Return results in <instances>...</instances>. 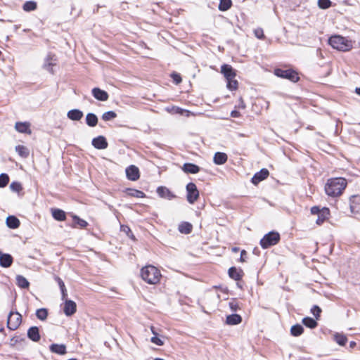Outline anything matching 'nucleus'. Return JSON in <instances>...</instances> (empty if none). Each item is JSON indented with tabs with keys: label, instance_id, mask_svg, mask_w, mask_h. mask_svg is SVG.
<instances>
[{
	"label": "nucleus",
	"instance_id": "nucleus-1",
	"mask_svg": "<svg viewBox=\"0 0 360 360\" xmlns=\"http://www.w3.org/2000/svg\"><path fill=\"white\" fill-rule=\"evenodd\" d=\"M347 185V181L345 178H330L327 180L325 185V192L328 196L336 198L342 194Z\"/></svg>",
	"mask_w": 360,
	"mask_h": 360
},
{
	"label": "nucleus",
	"instance_id": "nucleus-2",
	"mask_svg": "<svg viewBox=\"0 0 360 360\" xmlns=\"http://www.w3.org/2000/svg\"><path fill=\"white\" fill-rule=\"evenodd\" d=\"M141 276L148 284H156L160 281L161 274L155 266L147 265L141 269Z\"/></svg>",
	"mask_w": 360,
	"mask_h": 360
},
{
	"label": "nucleus",
	"instance_id": "nucleus-3",
	"mask_svg": "<svg viewBox=\"0 0 360 360\" xmlns=\"http://www.w3.org/2000/svg\"><path fill=\"white\" fill-rule=\"evenodd\" d=\"M328 43L333 49L340 51H348L353 47L352 40L340 35L331 36L328 39Z\"/></svg>",
	"mask_w": 360,
	"mask_h": 360
},
{
	"label": "nucleus",
	"instance_id": "nucleus-4",
	"mask_svg": "<svg viewBox=\"0 0 360 360\" xmlns=\"http://www.w3.org/2000/svg\"><path fill=\"white\" fill-rule=\"evenodd\" d=\"M281 240L280 234L276 231H270L260 240L259 244L263 249H267L278 243Z\"/></svg>",
	"mask_w": 360,
	"mask_h": 360
},
{
	"label": "nucleus",
	"instance_id": "nucleus-5",
	"mask_svg": "<svg viewBox=\"0 0 360 360\" xmlns=\"http://www.w3.org/2000/svg\"><path fill=\"white\" fill-rule=\"evenodd\" d=\"M274 73L278 77L288 79L294 83L300 80L297 72L291 68L284 70L277 68L274 69Z\"/></svg>",
	"mask_w": 360,
	"mask_h": 360
},
{
	"label": "nucleus",
	"instance_id": "nucleus-6",
	"mask_svg": "<svg viewBox=\"0 0 360 360\" xmlns=\"http://www.w3.org/2000/svg\"><path fill=\"white\" fill-rule=\"evenodd\" d=\"M21 321V314L18 311H11L8 316L7 327L11 330H15L20 326Z\"/></svg>",
	"mask_w": 360,
	"mask_h": 360
},
{
	"label": "nucleus",
	"instance_id": "nucleus-7",
	"mask_svg": "<svg viewBox=\"0 0 360 360\" xmlns=\"http://www.w3.org/2000/svg\"><path fill=\"white\" fill-rule=\"evenodd\" d=\"M186 199L190 204H193L199 197V191L196 185L190 182L186 185Z\"/></svg>",
	"mask_w": 360,
	"mask_h": 360
},
{
	"label": "nucleus",
	"instance_id": "nucleus-8",
	"mask_svg": "<svg viewBox=\"0 0 360 360\" xmlns=\"http://www.w3.org/2000/svg\"><path fill=\"white\" fill-rule=\"evenodd\" d=\"M156 192L160 198L167 199L168 200H171L176 198V195L174 193L164 186H158L156 189Z\"/></svg>",
	"mask_w": 360,
	"mask_h": 360
},
{
	"label": "nucleus",
	"instance_id": "nucleus-9",
	"mask_svg": "<svg viewBox=\"0 0 360 360\" xmlns=\"http://www.w3.org/2000/svg\"><path fill=\"white\" fill-rule=\"evenodd\" d=\"M269 175V170L266 168H262L254 174V176L252 177L251 182L254 185H257L259 182L266 179Z\"/></svg>",
	"mask_w": 360,
	"mask_h": 360
},
{
	"label": "nucleus",
	"instance_id": "nucleus-10",
	"mask_svg": "<svg viewBox=\"0 0 360 360\" xmlns=\"http://www.w3.org/2000/svg\"><path fill=\"white\" fill-rule=\"evenodd\" d=\"M126 175L129 180L136 181L140 177V172L139 168L135 165H130L126 168Z\"/></svg>",
	"mask_w": 360,
	"mask_h": 360
},
{
	"label": "nucleus",
	"instance_id": "nucleus-11",
	"mask_svg": "<svg viewBox=\"0 0 360 360\" xmlns=\"http://www.w3.org/2000/svg\"><path fill=\"white\" fill-rule=\"evenodd\" d=\"M92 146L98 150H103L108 148V143L105 136H98L91 141Z\"/></svg>",
	"mask_w": 360,
	"mask_h": 360
},
{
	"label": "nucleus",
	"instance_id": "nucleus-12",
	"mask_svg": "<svg viewBox=\"0 0 360 360\" xmlns=\"http://www.w3.org/2000/svg\"><path fill=\"white\" fill-rule=\"evenodd\" d=\"M77 311L75 302L71 300H65L64 302L63 312L67 316L73 315Z\"/></svg>",
	"mask_w": 360,
	"mask_h": 360
},
{
	"label": "nucleus",
	"instance_id": "nucleus-13",
	"mask_svg": "<svg viewBox=\"0 0 360 360\" xmlns=\"http://www.w3.org/2000/svg\"><path fill=\"white\" fill-rule=\"evenodd\" d=\"M55 56L51 53H48L44 59V63L43 64V68L46 70L51 73H53V66L56 65V60L54 58Z\"/></svg>",
	"mask_w": 360,
	"mask_h": 360
},
{
	"label": "nucleus",
	"instance_id": "nucleus-14",
	"mask_svg": "<svg viewBox=\"0 0 360 360\" xmlns=\"http://www.w3.org/2000/svg\"><path fill=\"white\" fill-rule=\"evenodd\" d=\"M349 207L351 212L358 214L360 212V195H352L349 198Z\"/></svg>",
	"mask_w": 360,
	"mask_h": 360
},
{
	"label": "nucleus",
	"instance_id": "nucleus-15",
	"mask_svg": "<svg viewBox=\"0 0 360 360\" xmlns=\"http://www.w3.org/2000/svg\"><path fill=\"white\" fill-rule=\"evenodd\" d=\"M221 72L224 75L226 80L233 79L236 75V71L231 65L224 64L221 66Z\"/></svg>",
	"mask_w": 360,
	"mask_h": 360
},
{
	"label": "nucleus",
	"instance_id": "nucleus-16",
	"mask_svg": "<svg viewBox=\"0 0 360 360\" xmlns=\"http://www.w3.org/2000/svg\"><path fill=\"white\" fill-rule=\"evenodd\" d=\"M228 274L229 276L234 281H240L244 275V272L241 269L231 266L228 270Z\"/></svg>",
	"mask_w": 360,
	"mask_h": 360
},
{
	"label": "nucleus",
	"instance_id": "nucleus-17",
	"mask_svg": "<svg viewBox=\"0 0 360 360\" xmlns=\"http://www.w3.org/2000/svg\"><path fill=\"white\" fill-rule=\"evenodd\" d=\"M93 96L98 101H105L108 99V94L107 91L101 89L98 87H95L91 91Z\"/></svg>",
	"mask_w": 360,
	"mask_h": 360
},
{
	"label": "nucleus",
	"instance_id": "nucleus-18",
	"mask_svg": "<svg viewBox=\"0 0 360 360\" xmlns=\"http://www.w3.org/2000/svg\"><path fill=\"white\" fill-rule=\"evenodd\" d=\"M13 262V258L11 255L0 251V266L1 267L8 268L12 265Z\"/></svg>",
	"mask_w": 360,
	"mask_h": 360
},
{
	"label": "nucleus",
	"instance_id": "nucleus-19",
	"mask_svg": "<svg viewBox=\"0 0 360 360\" xmlns=\"http://www.w3.org/2000/svg\"><path fill=\"white\" fill-rule=\"evenodd\" d=\"M30 124L27 122H17L15 124V129L20 133L31 134Z\"/></svg>",
	"mask_w": 360,
	"mask_h": 360
},
{
	"label": "nucleus",
	"instance_id": "nucleus-20",
	"mask_svg": "<svg viewBox=\"0 0 360 360\" xmlns=\"http://www.w3.org/2000/svg\"><path fill=\"white\" fill-rule=\"evenodd\" d=\"M27 337L33 342H38L40 340L39 330L37 326H32L27 330Z\"/></svg>",
	"mask_w": 360,
	"mask_h": 360
},
{
	"label": "nucleus",
	"instance_id": "nucleus-21",
	"mask_svg": "<svg viewBox=\"0 0 360 360\" xmlns=\"http://www.w3.org/2000/svg\"><path fill=\"white\" fill-rule=\"evenodd\" d=\"M242 317L238 314L228 315L226 319V323L230 326L240 324L242 322Z\"/></svg>",
	"mask_w": 360,
	"mask_h": 360
},
{
	"label": "nucleus",
	"instance_id": "nucleus-22",
	"mask_svg": "<svg viewBox=\"0 0 360 360\" xmlns=\"http://www.w3.org/2000/svg\"><path fill=\"white\" fill-rule=\"evenodd\" d=\"M182 169L187 174H197L200 170V167L198 165L190 162L184 163Z\"/></svg>",
	"mask_w": 360,
	"mask_h": 360
},
{
	"label": "nucleus",
	"instance_id": "nucleus-23",
	"mask_svg": "<svg viewBox=\"0 0 360 360\" xmlns=\"http://www.w3.org/2000/svg\"><path fill=\"white\" fill-rule=\"evenodd\" d=\"M49 349L52 353L63 355L66 354V347L63 344H51L49 346Z\"/></svg>",
	"mask_w": 360,
	"mask_h": 360
},
{
	"label": "nucleus",
	"instance_id": "nucleus-24",
	"mask_svg": "<svg viewBox=\"0 0 360 360\" xmlns=\"http://www.w3.org/2000/svg\"><path fill=\"white\" fill-rule=\"evenodd\" d=\"M228 156L225 153L217 152L214 155L213 162L215 165H221L226 162Z\"/></svg>",
	"mask_w": 360,
	"mask_h": 360
},
{
	"label": "nucleus",
	"instance_id": "nucleus-25",
	"mask_svg": "<svg viewBox=\"0 0 360 360\" xmlns=\"http://www.w3.org/2000/svg\"><path fill=\"white\" fill-rule=\"evenodd\" d=\"M84 114L83 112L79 109H72L68 112L67 117L72 121L80 120Z\"/></svg>",
	"mask_w": 360,
	"mask_h": 360
},
{
	"label": "nucleus",
	"instance_id": "nucleus-26",
	"mask_svg": "<svg viewBox=\"0 0 360 360\" xmlns=\"http://www.w3.org/2000/svg\"><path fill=\"white\" fill-rule=\"evenodd\" d=\"M6 224L10 229H17L20 226V220L14 215H10L6 218Z\"/></svg>",
	"mask_w": 360,
	"mask_h": 360
},
{
	"label": "nucleus",
	"instance_id": "nucleus-27",
	"mask_svg": "<svg viewBox=\"0 0 360 360\" xmlns=\"http://www.w3.org/2000/svg\"><path fill=\"white\" fill-rule=\"evenodd\" d=\"M17 285L22 289H27L30 286V282L22 275H17L15 277Z\"/></svg>",
	"mask_w": 360,
	"mask_h": 360
},
{
	"label": "nucleus",
	"instance_id": "nucleus-28",
	"mask_svg": "<svg viewBox=\"0 0 360 360\" xmlns=\"http://www.w3.org/2000/svg\"><path fill=\"white\" fill-rule=\"evenodd\" d=\"M51 212L52 217H53L54 219L57 221H62L65 220L66 219L65 212L60 209H52Z\"/></svg>",
	"mask_w": 360,
	"mask_h": 360
},
{
	"label": "nucleus",
	"instance_id": "nucleus-29",
	"mask_svg": "<svg viewBox=\"0 0 360 360\" xmlns=\"http://www.w3.org/2000/svg\"><path fill=\"white\" fill-rule=\"evenodd\" d=\"M98 119L93 112H89L86 115V123L90 127H96L98 124Z\"/></svg>",
	"mask_w": 360,
	"mask_h": 360
},
{
	"label": "nucleus",
	"instance_id": "nucleus-30",
	"mask_svg": "<svg viewBox=\"0 0 360 360\" xmlns=\"http://www.w3.org/2000/svg\"><path fill=\"white\" fill-rule=\"evenodd\" d=\"M330 214V210L328 207H323L322 212L318 214V217L316 219V224L319 225L322 224L326 219H328Z\"/></svg>",
	"mask_w": 360,
	"mask_h": 360
},
{
	"label": "nucleus",
	"instance_id": "nucleus-31",
	"mask_svg": "<svg viewBox=\"0 0 360 360\" xmlns=\"http://www.w3.org/2000/svg\"><path fill=\"white\" fill-rule=\"evenodd\" d=\"M192 224L189 222L183 221L179 225L178 230L180 233L188 234L192 231Z\"/></svg>",
	"mask_w": 360,
	"mask_h": 360
},
{
	"label": "nucleus",
	"instance_id": "nucleus-32",
	"mask_svg": "<svg viewBox=\"0 0 360 360\" xmlns=\"http://www.w3.org/2000/svg\"><path fill=\"white\" fill-rule=\"evenodd\" d=\"M73 220V226L74 227H79V228H85L88 226V222L84 219H81L77 215L72 216Z\"/></svg>",
	"mask_w": 360,
	"mask_h": 360
},
{
	"label": "nucleus",
	"instance_id": "nucleus-33",
	"mask_svg": "<svg viewBox=\"0 0 360 360\" xmlns=\"http://www.w3.org/2000/svg\"><path fill=\"white\" fill-rule=\"evenodd\" d=\"M126 193L128 195L137 198H143L146 197V194L143 191L137 189L127 188L126 190Z\"/></svg>",
	"mask_w": 360,
	"mask_h": 360
},
{
	"label": "nucleus",
	"instance_id": "nucleus-34",
	"mask_svg": "<svg viewBox=\"0 0 360 360\" xmlns=\"http://www.w3.org/2000/svg\"><path fill=\"white\" fill-rule=\"evenodd\" d=\"M15 151L18 153V154L23 158H27L30 155V150L29 149L22 146V145H18L15 146Z\"/></svg>",
	"mask_w": 360,
	"mask_h": 360
},
{
	"label": "nucleus",
	"instance_id": "nucleus-35",
	"mask_svg": "<svg viewBox=\"0 0 360 360\" xmlns=\"http://www.w3.org/2000/svg\"><path fill=\"white\" fill-rule=\"evenodd\" d=\"M302 323L307 328L311 329L315 328L318 326L317 321L311 317H304L302 319Z\"/></svg>",
	"mask_w": 360,
	"mask_h": 360
},
{
	"label": "nucleus",
	"instance_id": "nucleus-36",
	"mask_svg": "<svg viewBox=\"0 0 360 360\" xmlns=\"http://www.w3.org/2000/svg\"><path fill=\"white\" fill-rule=\"evenodd\" d=\"M304 332V328L300 324L293 325L290 328V334L294 337H298L301 335Z\"/></svg>",
	"mask_w": 360,
	"mask_h": 360
},
{
	"label": "nucleus",
	"instance_id": "nucleus-37",
	"mask_svg": "<svg viewBox=\"0 0 360 360\" xmlns=\"http://www.w3.org/2000/svg\"><path fill=\"white\" fill-rule=\"evenodd\" d=\"M333 340L340 346H344L347 342V338L342 333H336L333 335Z\"/></svg>",
	"mask_w": 360,
	"mask_h": 360
},
{
	"label": "nucleus",
	"instance_id": "nucleus-38",
	"mask_svg": "<svg viewBox=\"0 0 360 360\" xmlns=\"http://www.w3.org/2000/svg\"><path fill=\"white\" fill-rule=\"evenodd\" d=\"M37 8V4L34 1H27L22 5V9L25 12H31L35 11Z\"/></svg>",
	"mask_w": 360,
	"mask_h": 360
},
{
	"label": "nucleus",
	"instance_id": "nucleus-39",
	"mask_svg": "<svg viewBox=\"0 0 360 360\" xmlns=\"http://www.w3.org/2000/svg\"><path fill=\"white\" fill-rule=\"evenodd\" d=\"M232 6L231 0H220L218 8L221 11H228Z\"/></svg>",
	"mask_w": 360,
	"mask_h": 360
},
{
	"label": "nucleus",
	"instance_id": "nucleus-40",
	"mask_svg": "<svg viewBox=\"0 0 360 360\" xmlns=\"http://www.w3.org/2000/svg\"><path fill=\"white\" fill-rule=\"evenodd\" d=\"M49 312L46 308H40L36 311V316L41 321H45L47 319Z\"/></svg>",
	"mask_w": 360,
	"mask_h": 360
},
{
	"label": "nucleus",
	"instance_id": "nucleus-41",
	"mask_svg": "<svg viewBox=\"0 0 360 360\" xmlns=\"http://www.w3.org/2000/svg\"><path fill=\"white\" fill-rule=\"evenodd\" d=\"M151 331L154 335V336L150 339L151 342L158 346H162L164 345V342L157 336L158 333L155 331L154 327H151Z\"/></svg>",
	"mask_w": 360,
	"mask_h": 360
},
{
	"label": "nucleus",
	"instance_id": "nucleus-42",
	"mask_svg": "<svg viewBox=\"0 0 360 360\" xmlns=\"http://www.w3.org/2000/svg\"><path fill=\"white\" fill-rule=\"evenodd\" d=\"M116 117H117V114L112 110L107 111L102 115V119L104 121L111 120L115 118Z\"/></svg>",
	"mask_w": 360,
	"mask_h": 360
},
{
	"label": "nucleus",
	"instance_id": "nucleus-43",
	"mask_svg": "<svg viewBox=\"0 0 360 360\" xmlns=\"http://www.w3.org/2000/svg\"><path fill=\"white\" fill-rule=\"evenodd\" d=\"M9 182V176L6 173L0 174V188H4Z\"/></svg>",
	"mask_w": 360,
	"mask_h": 360
},
{
	"label": "nucleus",
	"instance_id": "nucleus-44",
	"mask_svg": "<svg viewBox=\"0 0 360 360\" xmlns=\"http://www.w3.org/2000/svg\"><path fill=\"white\" fill-rule=\"evenodd\" d=\"M226 81H227L226 86L229 90L234 91L238 89V82L237 80L234 79V78L231 79L229 80H226Z\"/></svg>",
	"mask_w": 360,
	"mask_h": 360
},
{
	"label": "nucleus",
	"instance_id": "nucleus-45",
	"mask_svg": "<svg viewBox=\"0 0 360 360\" xmlns=\"http://www.w3.org/2000/svg\"><path fill=\"white\" fill-rule=\"evenodd\" d=\"M332 6L330 0H318V6L321 9L329 8Z\"/></svg>",
	"mask_w": 360,
	"mask_h": 360
},
{
	"label": "nucleus",
	"instance_id": "nucleus-46",
	"mask_svg": "<svg viewBox=\"0 0 360 360\" xmlns=\"http://www.w3.org/2000/svg\"><path fill=\"white\" fill-rule=\"evenodd\" d=\"M10 188L13 192H18L19 193L22 190V185L18 181H13L10 185Z\"/></svg>",
	"mask_w": 360,
	"mask_h": 360
},
{
	"label": "nucleus",
	"instance_id": "nucleus-47",
	"mask_svg": "<svg viewBox=\"0 0 360 360\" xmlns=\"http://www.w3.org/2000/svg\"><path fill=\"white\" fill-rule=\"evenodd\" d=\"M311 312L313 314L315 318L318 319L320 317L321 309L317 305H314L313 307L311 309Z\"/></svg>",
	"mask_w": 360,
	"mask_h": 360
},
{
	"label": "nucleus",
	"instance_id": "nucleus-48",
	"mask_svg": "<svg viewBox=\"0 0 360 360\" xmlns=\"http://www.w3.org/2000/svg\"><path fill=\"white\" fill-rule=\"evenodd\" d=\"M171 77L172 78L173 82L176 84H180L182 81L181 75L179 73H176L175 72H174L171 74Z\"/></svg>",
	"mask_w": 360,
	"mask_h": 360
},
{
	"label": "nucleus",
	"instance_id": "nucleus-49",
	"mask_svg": "<svg viewBox=\"0 0 360 360\" xmlns=\"http://www.w3.org/2000/svg\"><path fill=\"white\" fill-rule=\"evenodd\" d=\"M254 33L255 37L259 39H263L264 38V31L262 28L255 30Z\"/></svg>",
	"mask_w": 360,
	"mask_h": 360
},
{
	"label": "nucleus",
	"instance_id": "nucleus-50",
	"mask_svg": "<svg viewBox=\"0 0 360 360\" xmlns=\"http://www.w3.org/2000/svg\"><path fill=\"white\" fill-rule=\"evenodd\" d=\"M229 307L233 311H236L239 309V306L236 300H232L229 303Z\"/></svg>",
	"mask_w": 360,
	"mask_h": 360
},
{
	"label": "nucleus",
	"instance_id": "nucleus-51",
	"mask_svg": "<svg viewBox=\"0 0 360 360\" xmlns=\"http://www.w3.org/2000/svg\"><path fill=\"white\" fill-rule=\"evenodd\" d=\"M54 279L57 282V283L58 284L60 290L65 288V283H64V282L63 281V280L60 277H58L57 276H55Z\"/></svg>",
	"mask_w": 360,
	"mask_h": 360
},
{
	"label": "nucleus",
	"instance_id": "nucleus-52",
	"mask_svg": "<svg viewBox=\"0 0 360 360\" xmlns=\"http://www.w3.org/2000/svg\"><path fill=\"white\" fill-rule=\"evenodd\" d=\"M321 212H322V209H321L319 206H313L311 208V213L312 214H319Z\"/></svg>",
	"mask_w": 360,
	"mask_h": 360
},
{
	"label": "nucleus",
	"instance_id": "nucleus-53",
	"mask_svg": "<svg viewBox=\"0 0 360 360\" xmlns=\"http://www.w3.org/2000/svg\"><path fill=\"white\" fill-rule=\"evenodd\" d=\"M120 230L121 231L125 233L127 235L131 233V230L127 225H121Z\"/></svg>",
	"mask_w": 360,
	"mask_h": 360
},
{
	"label": "nucleus",
	"instance_id": "nucleus-54",
	"mask_svg": "<svg viewBox=\"0 0 360 360\" xmlns=\"http://www.w3.org/2000/svg\"><path fill=\"white\" fill-rule=\"evenodd\" d=\"M20 340V338L19 337H13L11 340H10V342H9V345L11 346V347H14Z\"/></svg>",
	"mask_w": 360,
	"mask_h": 360
},
{
	"label": "nucleus",
	"instance_id": "nucleus-55",
	"mask_svg": "<svg viewBox=\"0 0 360 360\" xmlns=\"http://www.w3.org/2000/svg\"><path fill=\"white\" fill-rule=\"evenodd\" d=\"M246 255H247V252L245 250H241L239 261L240 262H245L246 261L245 260Z\"/></svg>",
	"mask_w": 360,
	"mask_h": 360
},
{
	"label": "nucleus",
	"instance_id": "nucleus-56",
	"mask_svg": "<svg viewBox=\"0 0 360 360\" xmlns=\"http://www.w3.org/2000/svg\"><path fill=\"white\" fill-rule=\"evenodd\" d=\"M60 292H61V299L63 300H68L67 299V297H68V292H67V290H66V288H63V289H61L60 290Z\"/></svg>",
	"mask_w": 360,
	"mask_h": 360
},
{
	"label": "nucleus",
	"instance_id": "nucleus-57",
	"mask_svg": "<svg viewBox=\"0 0 360 360\" xmlns=\"http://www.w3.org/2000/svg\"><path fill=\"white\" fill-rule=\"evenodd\" d=\"M231 116L232 117H239L240 116V113L239 111L234 110L231 112Z\"/></svg>",
	"mask_w": 360,
	"mask_h": 360
},
{
	"label": "nucleus",
	"instance_id": "nucleus-58",
	"mask_svg": "<svg viewBox=\"0 0 360 360\" xmlns=\"http://www.w3.org/2000/svg\"><path fill=\"white\" fill-rule=\"evenodd\" d=\"M184 111V110L180 108H175V112L176 113H179V114H183V112Z\"/></svg>",
	"mask_w": 360,
	"mask_h": 360
},
{
	"label": "nucleus",
	"instance_id": "nucleus-59",
	"mask_svg": "<svg viewBox=\"0 0 360 360\" xmlns=\"http://www.w3.org/2000/svg\"><path fill=\"white\" fill-rule=\"evenodd\" d=\"M239 108H245V105L243 101L242 100V98L240 99Z\"/></svg>",
	"mask_w": 360,
	"mask_h": 360
},
{
	"label": "nucleus",
	"instance_id": "nucleus-60",
	"mask_svg": "<svg viewBox=\"0 0 360 360\" xmlns=\"http://www.w3.org/2000/svg\"><path fill=\"white\" fill-rule=\"evenodd\" d=\"M127 236H128L129 238H131V239H132V240H136L135 236H134V235L133 234V233H132V232H131V233H129V235H127Z\"/></svg>",
	"mask_w": 360,
	"mask_h": 360
},
{
	"label": "nucleus",
	"instance_id": "nucleus-61",
	"mask_svg": "<svg viewBox=\"0 0 360 360\" xmlns=\"http://www.w3.org/2000/svg\"><path fill=\"white\" fill-rule=\"evenodd\" d=\"M239 250H240V248L238 247H233L231 249L232 252H237L239 251Z\"/></svg>",
	"mask_w": 360,
	"mask_h": 360
},
{
	"label": "nucleus",
	"instance_id": "nucleus-62",
	"mask_svg": "<svg viewBox=\"0 0 360 360\" xmlns=\"http://www.w3.org/2000/svg\"><path fill=\"white\" fill-rule=\"evenodd\" d=\"M356 342H355L354 341H351V342H349V346H350V347H351V348L354 347L356 346Z\"/></svg>",
	"mask_w": 360,
	"mask_h": 360
},
{
	"label": "nucleus",
	"instance_id": "nucleus-63",
	"mask_svg": "<svg viewBox=\"0 0 360 360\" xmlns=\"http://www.w3.org/2000/svg\"><path fill=\"white\" fill-rule=\"evenodd\" d=\"M355 93L360 96V86L355 89Z\"/></svg>",
	"mask_w": 360,
	"mask_h": 360
},
{
	"label": "nucleus",
	"instance_id": "nucleus-64",
	"mask_svg": "<svg viewBox=\"0 0 360 360\" xmlns=\"http://www.w3.org/2000/svg\"><path fill=\"white\" fill-rule=\"evenodd\" d=\"M20 25H15L13 27L14 31L17 32V30L20 28Z\"/></svg>",
	"mask_w": 360,
	"mask_h": 360
}]
</instances>
